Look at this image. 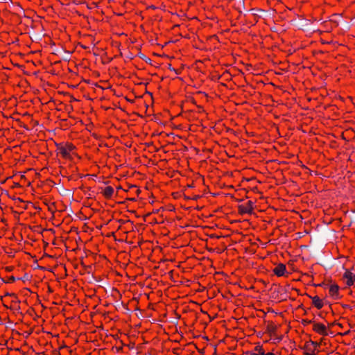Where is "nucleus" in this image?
Returning a JSON list of instances; mask_svg holds the SVG:
<instances>
[{
    "mask_svg": "<svg viewBox=\"0 0 355 355\" xmlns=\"http://www.w3.org/2000/svg\"><path fill=\"white\" fill-rule=\"evenodd\" d=\"M277 330V327L272 322L267 325V331L270 334H275Z\"/></svg>",
    "mask_w": 355,
    "mask_h": 355,
    "instance_id": "nucleus-12",
    "label": "nucleus"
},
{
    "mask_svg": "<svg viewBox=\"0 0 355 355\" xmlns=\"http://www.w3.org/2000/svg\"><path fill=\"white\" fill-rule=\"evenodd\" d=\"M270 29L274 32H283L285 31L284 28H283L282 26H281L279 24H272V26L270 27Z\"/></svg>",
    "mask_w": 355,
    "mask_h": 355,
    "instance_id": "nucleus-13",
    "label": "nucleus"
},
{
    "mask_svg": "<svg viewBox=\"0 0 355 355\" xmlns=\"http://www.w3.org/2000/svg\"><path fill=\"white\" fill-rule=\"evenodd\" d=\"M309 297L311 298L312 304L315 308L318 309H321L323 307V302L318 295L314 297L309 296Z\"/></svg>",
    "mask_w": 355,
    "mask_h": 355,
    "instance_id": "nucleus-7",
    "label": "nucleus"
},
{
    "mask_svg": "<svg viewBox=\"0 0 355 355\" xmlns=\"http://www.w3.org/2000/svg\"><path fill=\"white\" fill-rule=\"evenodd\" d=\"M58 153L61 155L63 159H71L72 155H76L75 150L76 147L70 142L60 143L56 144Z\"/></svg>",
    "mask_w": 355,
    "mask_h": 355,
    "instance_id": "nucleus-1",
    "label": "nucleus"
},
{
    "mask_svg": "<svg viewBox=\"0 0 355 355\" xmlns=\"http://www.w3.org/2000/svg\"><path fill=\"white\" fill-rule=\"evenodd\" d=\"M304 355H317V354L315 353V349H313L312 350L309 349V352H304Z\"/></svg>",
    "mask_w": 355,
    "mask_h": 355,
    "instance_id": "nucleus-14",
    "label": "nucleus"
},
{
    "mask_svg": "<svg viewBox=\"0 0 355 355\" xmlns=\"http://www.w3.org/2000/svg\"><path fill=\"white\" fill-rule=\"evenodd\" d=\"M102 193L106 199H110L113 196L114 189L111 186H107L103 189Z\"/></svg>",
    "mask_w": 355,
    "mask_h": 355,
    "instance_id": "nucleus-9",
    "label": "nucleus"
},
{
    "mask_svg": "<svg viewBox=\"0 0 355 355\" xmlns=\"http://www.w3.org/2000/svg\"><path fill=\"white\" fill-rule=\"evenodd\" d=\"M286 270V266L284 263H279L275 267L272 271L277 277H282L284 275Z\"/></svg>",
    "mask_w": 355,
    "mask_h": 355,
    "instance_id": "nucleus-6",
    "label": "nucleus"
},
{
    "mask_svg": "<svg viewBox=\"0 0 355 355\" xmlns=\"http://www.w3.org/2000/svg\"><path fill=\"white\" fill-rule=\"evenodd\" d=\"M343 21V17L339 14H334L331 16L330 19H324L322 22H341Z\"/></svg>",
    "mask_w": 355,
    "mask_h": 355,
    "instance_id": "nucleus-10",
    "label": "nucleus"
},
{
    "mask_svg": "<svg viewBox=\"0 0 355 355\" xmlns=\"http://www.w3.org/2000/svg\"><path fill=\"white\" fill-rule=\"evenodd\" d=\"M15 278L13 277V276H11L10 278H9V282H15Z\"/></svg>",
    "mask_w": 355,
    "mask_h": 355,
    "instance_id": "nucleus-16",
    "label": "nucleus"
},
{
    "mask_svg": "<svg viewBox=\"0 0 355 355\" xmlns=\"http://www.w3.org/2000/svg\"><path fill=\"white\" fill-rule=\"evenodd\" d=\"M82 47H83V49H87V47H86V46H82Z\"/></svg>",
    "mask_w": 355,
    "mask_h": 355,
    "instance_id": "nucleus-22",
    "label": "nucleus"
},
{
    "mask_svg": "<svg viewBox=\"0 0 355 355\" xmlns=\"http://www.w3.org/2000/svg\"><path fill=\"white\" fill-rule=\"evenodd\" d=\"M253 202L248 200L246 203L239 206V212L240 214H252L253 211Z\"/></svg>",
    "mask_w": 355,
    "mask_h": 355,
    "instance_id": "nucleus-3",
    "label": "nucleus"
},
{
    "mask_svg": "<svg viewBox=\"0 0 355 355\" xmlns=\"http://www.w3.org/2000/svg\"><path fill=\"white\" fill-rule=\"evenodd\" d=\"M311 345H313L315 349L320 345L319 343L314 341H311Z\"/></svg>",
    "mask_w": 355,
    "mask_h": 355,
    "instance_id": "nucleus-15",
    "label": "nucleus"
},
{
    "mask_svg": "<svg viewBox=\"0 0 355 355\" xmlns=\"http://www.w3.org/2000/svg\"><path fill=\"white\" fill-rule=\"evenodd\" d=\"M254 351L251 355H265V350L261 345H257Z\"/></svg>",
    "mask_w": 355,
    "mask_h": 355,
    "instance_id": "nucleus-11",
    "label": "nucleus"
},
{
    "mask_svg": "<svg viewBox=\"0 0 355 355\" xmlns=\"http://www.w3.org/2000/svg\"><path fill=\"white\" fill-rule=\"evenodd\" d=\"M343 279L346 281V284L350 286L355 282V274L349 270H346L343 275Z\"/></svg>",
    "mask_w": 355,
    "mask_h": 355,
    "instance_id": "nucleus-5",
    "label": "nucleus"
},
{
    "mask_svg": "<svg viewBox=\"0 0 355 355\" xmlns=\"http://www.w3.org/2000/svg\"><path fill=\"white\" fill-rule=\"evenodd\" d=\"M313 330L322 336L328 335L327 329L326 326L322 323L313 322Z\"/></svg>",
    "mask_w": 355,
    "mask_h": 355,
    "instance_id": "nucleus-4",
    "label": "nucleus"
},
{
    "mask_svg": "<svg viewBox=\"0 0 355 355\" xmlns=\"http://www.w3.org/2000/svg\"><path fill=\"white\" fill-rule=\"evenodd\" d=\"M252 15L254 16V20L256 21H258L259 19L263 20H272L275 21L272 19L273 14L267 11H265L263 10H252Z\"/></svg>",
    "mask_w": 355,
    "mask_h": 355,
    "instance_id": "nucleus-2",
    "label": "nucleus"
},
{
    "mask_svg": "<svg viewBox=\"0 0 355 355\" xmlns=\"http://www.w3.org/2000/svg\"><path fill=\"white\" fill-rule=\"evenodd\" d=\"M139 28L141 29V31H144V25H143V24H141V25L139 26Z\"/></svg>",
    "mask_w": 355,
    "mask_h": 355,
    "instance_id": "nucleus-17",
    "label": "nucleus"
},
{
    "mask_svg": "<svg viewBox=\"0 0 355 355\" xmlns=\"http://www.w3.org/2000/svg\"><path fill=\"white\" fill-rule=\"evenodd\" d=\"M304 322H305V323H311L312 322L311 320H304Z\"/></svg>",
    "mask_w": 355,
    "mask_h": 355,
    "instance_id": "nucleus-19",
    "label": "nucleus"
},
{
    "mask_svg": "<svg viewBox=\"0 0 355 355\" xmlns=\"http://www.w3.org/2000/svg\"><path fill=\"white\" fill-rule=\"evenodd\" d=\"M329 293L332 297L337 299L339 296V286L338 285H331L329 290Z\"/></svg>",
    "mask_w": 355,
    "mask_h": 355,
    "instance_id": "nucleus-8",
    "label": "nucleus"
},
{
    "mask_svg": "<svg viewBox=\"0 0 355 355\" xmlns=\"http://www.w3.org/2000/svg\"><path fill=\"white\" fill-rule=\"evenodd\" d=\"M24 19H29V17H26V16H24Z\"/></svg>",
    "mask_w": 355,
    "mask_h": 355,
    "instance_id": "nucleus-21",
    "label": "nucleus"
},
{
    "mask_svg": "<svg viewBox=\"0 0 355 355\" xmlns=\"http://www.w3.org/2000/svg\"><path fill=\"white\" fill-rule=\"evenodd\" d=\"M179 26V25H175L173 27V29L175 30L176 28H178Z\"/></svg>",
    "mask_w": 355,
    "mask_h": 355,
    "instance_id": "nucleus-20",
    "label": "nucleus"
},
{
    "mask_svg": "<svg viewBox=\"0 0 355 355\" xmlns=\"http://www.w3.org/2000/svg\"><path fill=\"white\" fill-rule=\"evenodd\" d=\"M44 35H45V34H44V33H41L38 34V35H37L36 34H34V35H35V37H37V36H44Z\"/></svg>",
    "mask_w": 355,
    "mask_h": 355,
    "instance_id": "nucleus-18",
    "label": "nucleus"
}]
</instances>
